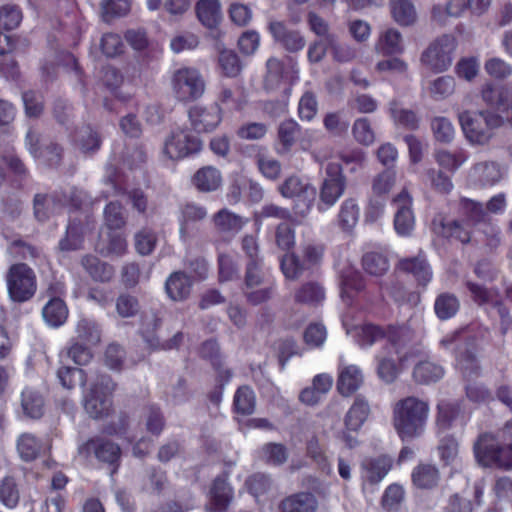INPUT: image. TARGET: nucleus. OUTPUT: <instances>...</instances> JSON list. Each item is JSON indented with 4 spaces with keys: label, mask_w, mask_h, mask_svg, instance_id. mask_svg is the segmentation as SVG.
I'll return each instance as SVG.
<instances>
[{
    "label": "nucleus",
    "mask_w": 512,
    "mask_h": 512,
    "mask_svg": "<svg viewBox=\"0 0 512 512\" xmlns=\"http://www.w3.org/2000/svg\"><path fill=\"white\" fill-rule=\"evenodd\" d=\"M428 415V402L415 396H407L396 402L392 411V423L399 438L405 442L421 437Z\"/></svg>",
    "instance_id": "f257e3e1"
},
{
    "label": "nucleus",
    "mask_w": 512,
    "mask_h": 512,
    "mask_svg": "<svg viewBox=\"0 0 512 512\" xmlns=\"http://www.w3.org/2000/svg\"><path fill=\"white\" fill-rule=\"evenodd\" d=\"M477 465L484 469L512 471V442L503 444L493 432L480 433L473 443Z\"/></svg>",
    "instance_id": "f03ea898"
},
{
    "label": "nucleus",
    "mask_w": 512,
    "mask_h": 512,
    "mask_svg": "<svg viewBox=\"0 0 512 512\" xmlns=\"http://www.w3.org/2000/svg\"><path fill=\"white\" fill-rule=\"evenodd\" d=\"M481 96L487 106L501 114L480 112L483 113L482 121L489 132L492 128L499 127L504 118L512 124V95L507 87L486 83L482 87Z\"/></svg>",
    "instance_id": "7ed1b4c3"
},
{
    "label": "nucleus",
    "mask_w": 512,
    "mask_h": 512,
    "mask_svg": "<svg viewBox=\"0 0 512 512\" xmlns=\"http://www.w3.org/2000/svg\"><path fill=\"white\" fill-rule=\"evenodd\" d=\"M115 383L107 374H97L84 394V409L93 419L108 416L112 409V393Z\"/></svg>",
    "instance_id": "20e7f679"
},
{
    "label": "nucleus",
    "mask_w": 512,
    "mask_h": 512,
    "mask_svg": "<svg viewBox=\"0 0 512 512\" xmlns=\"http://www.w3.org/2000/svg\"><path fill=\"white\" fill-rule=\"evenodd\" d=\"M409 329L404 325L386 326V382L394 381L405 368L408 353L405 349Z\"/></svg>",
    "instance_id": "39448f33"
},
{
    "label": "nucleus",
    "mask_w": 512,
    "mask_h": 512,
    "mask_svg": "<svg viewBox=\"0 0 512 512\" xmlns=\"http://www.w3.org/2000/svg\"><path fill=\"white\" fill-rule=\"evenodd\" d=\"M459 336L458 332L446 335L440 343L443 347L449 348L457 342L454 350L456 367L466 380L477 378L481 374V366L477 358L479 350L477 340L475 337H468L464 341H458Z\"/></svg>",
    "instance_id": "423d86ee"
},
{
    "label": "nucleus",
    "mask_w": 512,
    "mask_h": 512,
    "mask_svg": "<svg viewBox=\"0 0 512 512\" xmlns=\"http://www.w3.org/2000/svg\"><path fill=\"white\" fill-rule=\"evenodd\" d=\"M5 281L8 295L13 302H26L36 293L37 277L26 263L12 264L6 272Z\"/></svg>",
    "instance_id": "0eeeda50"
},
{
    "label": "nucleus",
    "mask_w": 512,
    "mask_h": 512,
    "mask_svg": "<svg viewBox=\"0 0 512 512\" xmlns=\"http://www.w3.org/2000/svg\"><path fill=\"white\" fill-rule=\"evenodd\" d=\"M174 97L183 103L201 98L206 90V82L201 72L194 67H181L174 71L171 78Z\"/></svg>",
    "instance_id": "6e6552de"
},
{
    "label": "nucleus",
    "mask_w": 512,
    "mask_h": 512,
    "mask_svg": "<svg viewBox=\"0 0 512 512\" xmlns=\"http://www.w3.org/2000/svg\"><path fill=\"white\" fill-rule=\"evenodd\" d=\"M78 454L83 458L94 455L100 462L113 466L112 473L116 472L121 458L119 445L110 439L96 436L88 439L78 447Z\"/></svg>",
    "instance_id": "1a4fd4ad"
},
{
    "label": "nucleus",
    "mask_w": 512,
    "mask_h": 512,
    "mask_svg": "<svg viewBox=\"0 0 512 512\" xmlns=\"http://www.w3.org/2000/svg\"><path fill=\"white\" fill-rule=\"evenodd\" d=\"M465 286L474 303L478 306L490 305L497 311L501 320V331L502 334L505 335L512 324V318L509 315V309L499 297L498 293L473 281H467Z\"/></svg>",
    "instance_id": "9d476101"
},
{
    "label": "nucleus",
    "mask_w": 512,
    "mask_h": 512,
    "mask_svg": "<svg viewBox=\"0 0 512 512\" xmlns=\"http://www.w3.org/2000/svg\"><path fill=\"white\" fill-rule=\"evenodd\" d=\"M280 194L285 198L296 199L301 204L294 206L295 213L305 216L311 209L316 196L315 188L307 181L302 180L296 175L289 176L278 188Z\"/></svg>",
    "instance_id": "9b49d317"
},
{
    "label": "nucleus",
    "mask_w": 512,
    "mask_h": 512,
    "mask_svg": "<svg viewBox=\"0 0 512 512\" xmlns=\"http://www.w3.org/2000/svg\"><path fill=\"white\" fill-rule=\"evenodd\" d=\"M201 147L202 142L197 135L186 128H177L165 140L163 152L168 158L178 160L199 152Z\"/></svg>",
    "instance_id": "f8f14e48"
},
{
    "label": "nucleus",
    "mask_w": 512,
    "mask_h": 512,
    "mask_svg": "<svg viewBox=\"0 0 512 512\" xmlns=\"http://www.w3.org/2000/svg\"><path fill=\"white\" fill-rule=\"evenodd\" d=\"M455 40L449 35L437 38L422 53L421 61L434 72L446 71L452 64Z\"/></svg>",
    "instance_id": "ddd939ff"
},
{
    "label": "nucleus",
    "mask_w": 512,
    "mask_h": 512,
    "mask_svg": "<svg viewBox=\"0 0 512 512\" xmlns=\"http://www.w3.org/2000/svg\"><path fill=\"white\" fill-rule=\"evenodd\" d=\"M326 177L320 188L319 209L323 210L332 207L343 195L345 190V177L342 174V167L338 163H328L326 168Z\"/></svg>",
    "instance_id": "4468645a"
},
{
    "label": "nucleus",
    "mask_w": 512,
    "mask_h": 512,
    "mask_svg": "<svg viewBox=\"0 0 512 512\" xmlns=\"http://www.w3.org/2000/svg\"><path fill=\"white\" fill-rule=\"evenodd\" d=\"M298 72L297 63L291 57L283 60L270 57L266 62L265 88L274 90L282 82L294 83L299 78Z\"/></svg>",
    "instance_id": "2eb2a0df"
},
{
    "label": "nucleus",
    "mask_w": 512,
    "mask_h": 512,
    "mask_svg": "<svg viewBox=\"0 0 512 512\" xmlns=\"http://www.w3.org/2000/svg\"><path fill=\"white\" fill-rule=\"evenodd\" d=\"M412 202L413 199L406 188H403L391 201V205L396 209L394 229L399 236H410L414 229L415 218Z\"/></svg>",
    "instance_id": "dca6fc26"
},
{
    "label": "nucleus",
    "mask_w": 512,
    "mask_h": 512,
    "mask_svg": "<svg viewBox=\"0 0 512 512\" xmlns=\"http://www.w3.org/2000/svg\"><path fill=\"white\" fill-rule=\"evenodd\" d=\"M432 230L442 238L467 244L471 240L473 227L462 219L449 220L438 215L432 220Z\"/></svg>",
    "instance_id": "f3484780"
},
{
    "label": "nucleus",
    "mask_w": 512,
    "mask_h": 512,
    "mask_svg": "<svg viewBox=\"0 0 512 512\" xmlns=\"http://www.w3.org/2000/svg\"><path fill=\"white\" fill-rule=\"evenodd\" d=\"M189 122L197 133L214 131L222 121V108L217 105H194L188 110Z\"/></svg>",
    "instance_id": "a211bd4d"
},
{
    "label": "nucleus",
    "mask_w": 512,
    "mask_h": 512,
    "mask_svg": "<svg viewBox=\"0 0 512 512\" xmlns=\"http://www.w3.org/2000/svg\"><path fill=\"white\" fill-rule=\"evenodd\" d=\"M268 29L275 43L290 53L299 52L306 45L301 32L284 21L271 20Z\"/></svg>",
    "instance_id": "6ab92c4d"
},
{
    "label": "nucleus",
    "mask_w": 512,
    "mask_h": 512,
    "mask_svg": "<svg viewBox=\"0 0 512 512\" xmlns=\"http://www.w3.org/2000/svg\"><path fill=\"white\" fill-rule=\"evenodd\" d=\"M395 270L407 275H411L418 286L426 287L433 278V271L427 257L423 251L416 256L404 257L399 259Z\"/></svg>",
    "instance_id": "aec40b11"
},
{
    "label": "nucleus",
    "mask_w": 512,
    "mask_h": 512,
    "mask_svg": "<svg viewBox=\"0 0 512 512\" xmlns=\"http://www.w3.org/2000/svg\"><path fill=\"white\" fill-rule=\"evenodd\" d=\"M483 113L464 111L459 115V122L466 138L476 144H485L491 138V132L484 125Z\"/></svg>",
    "instance_id": "412c9836"
},
{
    "label": "nucleus",
    "mask_w": 512,
    "mask_h": 512,
    "mask_svg": "<svg viewBox=\"0 0 512 512\" xmlns=\"http://www.w3.org/2000/svg\"><path fill=\"white\" fill-rule=\"evenodd\" d=\"M364 381L362 370L353 364H344L340 361L338 366L337 390L349 397L362 386Z\"/></svg>",
    "instance_id": "4be33fe9"
},
{
    "label": "nucleus",
    "mask_w": 512,
    "mask_h": 512,
    "mask_svg": "<svg viewBox=\"0 0 512 512\" xmlns=\"http://www.w3.org/2000/svg\"><path fill=\"white\" fill-rule=\"evenodd\" d=\"M208 215L206 207L189 202L181 206L179 217V233L183 242L189 238V230L191 225L204 220Z\"/></svg>",
    "instance_id": "5701e85b"
},
{
    "label": "nucleus",
    "mask_w": 512,
    "mask_h": 512,
    "mask_svg": "<svg viewBox=\"0 0 512 512\" xmlns=\"http://www.w3.org/2000/svg\"><path fill=\"white\" fill-rule=\"evenodd\" d=\"M279 509L281 512H316L318 500L311 492H298L284 498Z\"/></svg>",
    "instance_id": "b1692460"
},
{
    "label": "nucleus",
    "mask_w": 512,
    "mask_h": 512,
    "mask_svg": "<svg viewBox=\"0 0 512 512\" xmlns=\"http://www.w3.org/2000/svg\"><path fill=\"white\" fill-rule=\"evenodd\" d=\"M212 221L218 232L232 236L239 233L248 222L247 219L227 208H222L216 212Z\"/></svg>",
    "instance_id": "393cba45"
},
{
    "label": "nucleus",
    "mask_w": 512,
    "mask_h": 512,
    "mask_svg": "<svg viewBox=\"0 0 512 512\" xmlns=\"http://www.w3.org/2000/svg\"><path fill=\"white\" fill-rule=\"evenodd\" d=\"M191 278L181 271L173 272L165 282V291L173 301H183L190 295Z\"/></svg>",
    "instance_id": "a878e982"
},
{
    "label": "nucleus",
    "mask_w": 512,
    "mask_h": 512,
    "mask_svg": "<svg viewBox=\"0 0 512 512\" xmlns=\"http://www.w3.org/2000/svg\"><path fill=\"white\" fill-rule=\"evenodd\" d=\"M8 251L14 258L30 261L34 265L41 266L46 263V256L42 249L21 239L12 241Z\"/></svg>",
    "instance_id": "bb28decb"
},
{
    "label": "nucleus",
    "mask_w": 512,
    "mask_h": 512,
    "mask_svg": "<svg viewBox=\"0 0 512 512\" xmlns=\"http://www.w3.org/2000/svg\"><path fill=\"white\" fill-rule=\"evenodd\" d=\"M369 414L370 406L368 401L363 396L358 395L345 415L344 423L346 429L354 432L358 431L368 419Z\"/></svg>",
    "instance_id": "cd10ccee"
},
{
    "label": "nucleus",
    "mask_w": 512,
    "mask_h": 512,
    "mask_svg": "<svg viewBox=\"0 0 512 512\" xmlns=\"http://www.w3.org/2000/svg\"><path fill=\"white\" fill-rule=\"evenodd\" d=\"M460 417H462V410L459 402H439L436 415L437 430L439 432L450 430Z\"/></svg>",
    "instance_id": "c85d7f7f"
},
{
    "label": "nucleus",
    "mask_w": 512,
    "mask_h": 512,
    "mask_svg": "<svg viewBox=\"0 0 512 512\" xmlns=\"http://www.w3.org/2000/svg\"><path fill=\"white\" fill-rule=\"evenodd\" d=\"M384 211V186L378 178L373 185V191L369 194L368 203L365 209V223H376Z\"/></svg>",
    "instance_id": "c756f323"
},
{
    "label": "nucleus",
    "mask_w": 512,
    "mask_h": 512,
    "mask_svg": "<svg viewBox=\"0 0 512 512\" xmlns=\"http://www.w3.org/2000/svg\"><path fill=\"white\" fill-rule=\"evenodd\" d=\"M192 182L201 192H214L222 186V175L217 168L205 166L194 174Z\"/></svg>",
    "instance_id": "7c9ffc66"
},
{
    "label": "nucleus",
    "mask_w": 512,
    "mask_h": 512,
    "mask_svg": "<svg viewBox=\"0 0 512 512\" xmlns=\"http://www.w3.org/2000/svg\"><path fill=\"white\" fill-rule=\"evenodd\" d=\"M72 141L85 154L97 151L101 145L98 131L90 125L77 128L72 136Z\"/></svg>",
    "instance_id": "2f4dec72"
},
{
    "label": "nucleus",
    "mask_w": 512,
    "mask_h": 512,
    "mask_svg": "<svg viewBox=\"0 0 512 512\" xmlns=\"http://www.w3.org/2000/svg\"><path fill=\"white\" fill-rule=\"evenodd\" d=\"M81 265L94 281L109 282L114 276V268L94 255L83 256Z\"/></svg>",
    "instance_id": "473e14b6"
},
{
    "label": "nucleus",
    "mask_w": 512,
    "mask_h": 512,
    "mask_svg": "<svg viewBox=\"0 0 512 512\" xmlns=\"http://www.w3.org/2000/svg\"><path fill=\"white\" fill-rule=\"evenodd\" d=\"M232 499V490L223 477H217L210 490V509L215 512H223Z\"/></svg>",
    "instance_id": "72a5a7b5"
},
{
    "label": "nucleus",
    "mask_w": 512,
    "mask_h": 512,
    "mask_svg": "<svg viewBox=\"0 0 512 512\" xmlns=\"http://www.w3.org/2000/svg\"><path fill=\"white\" fill-rule=\"evenodd\" d=\"M440 479L439 470L432 464H418L411 473V480L419 489H432Z\"/></svg>",
    "instance_id": "f704fd0d"
},
{
    "label": "nucleus",
    "mask_w": 512,
    "mask_h": 512,
    "mask_svg": "<svg viewBox=\"0 0 512 512\" xmlns=\"http://www.w3.org/2000/svg\"><path fill=\"white\" fill-rule=\"evenodd\" d=\"M362 468L363 488L366 491L373 492L383 478L384 460L382 457L365 459L362 463Z\"/></svg>",
    "instance_id": "c9c22d12"
},
{
    "label": "nucleus",
    "mask_w": 512,
    "mask_h": 512,
    "mask_svg": "<svg viewBox=\"0 0 512 512\" xmlns=\"http://www.w3.org/2000/svg\"><path fill=\"white\" fill-rule=\"evenodd\" d=\"M76 340L87 346H96L102 337L101 326L93 319L81 318L75 327Z\"/></svg>",
    "instance_id": "e433bc0d"
},
{
    "label": "nucleus",
    "mask_w": 512,
    "mask_h": 512,
    "mask_svg": "<svg viewBox=\"0 0 512 512\" xmlns=\"http://www.w3.org/2000/svg\"><path fill=\"white\" fill-rule=\"evenodd\" d=\"M460 310L458 297L451 292H442L435 298L434 313L441 321L452 319Z\"/></svg>",
    "instance_id": "4c0bfd02"
},
{
    "label": "nucleus",
    "mask_w": 512,
    "mask_h": 512,
    "mask_svg": "<svg viewBox=\"0 0 512 512\" xmlns=\"http://www.w3.org/2000/svg\"><path fill=\"white\" fill-rule=\"evenodd\" d=\"M458 215L472 227L484 221L486 216L482 203L467 197H460L458 202Z\"/></svg>",
    "instance_id": "58836bf2"
},
{
    "label": "nucleus",
    "mask_w": 512,
    "mask_h": 512,
    "mask_svg": "<svg viewBox=\"0 0 512 512\" xmlns=\"http://www.w3.org/2000/svg\"><path fill=\"white\" fill-rule=\"evenodd\" d=\"M45 322L51 327H60L68 317V308L60 298L50 299L42 309Z\"/></svg>",
    "instance_id": "ea45409f"
},
{
    "label": "nucleus",
    "mask_w": 512,
    "mask_h": 512,
    "mask_svg": "<svg viewBox=\"0 0 512 512\" xmlns=\"http://www.w3.org/2000/svg\"><path fill=\"white\" fill-rule=\"evenodd\" d=\"M199 21L208 28H214L221 18L220 4L217 0H199L196 4Z\"/></svg>",
    "instance_id": "a19ab883"
},
{
    "label": "nucleus",
    "mask_w": 512,
    "mask_h": 512,
    "mask_svg": "<svg viewBox=\"0 0 512 512\" xmlns=\"http://www.w3.org/2000/svg\"><path fill=\"white\" fill-rule=\"evenodd\" d=\"M84 229L79 221L69 222L65 236L59 241L58 248L62 252L78 250L82 247Z\"/></svg>",
    "instance_id": "79ce46f5"
},
{
    "label": "nucleus",
    "mask_w": 512,
    "mask_h": 512,
    "mask_svg": "<svg viewBox=\"0 0 512 512\" xmlns=\"http://www.w3.org/2000/svg\"><path fill=\"white\" fill-rule=\"evenodd\" d=\"M294 299L297 303L315 306L324 301L325 291L319 283L307 282L296 290Z\"/></svg>",
    "instance_id": "37998d69"
},
{
    "label": "nucleus",
    "mask_w": 512,
    "mask_h": 512,
    "mask_svg": "<svg viewBox=\"0 0 512 512\" xmlns=\"http://www.w3.org/2000/svg\"><path fill=\"white\" fill-rule=\"evenodd\" d=\"M390 11L395 22L401 26H410L417 18L415 7L410 0H392Z\"/></svg>",
    "instance_id": "c03bdc74"
},
{
    "label": "nucleus",
    "mask_w": 512,
    "mask_h": 512,
    "mask_svg": "<svg viewBox=\"0 0 512 512\" xmlns=\"http://www.w3.org/2000/svg\"><path fill=\"white\" fill-rule=\"evenodd\" d=\"M359 220V207L352 198L344 200L338 213V225L344 232H351Z\"/></svg>",
    "instance_id": "a18cd8bd"
},
{
    "label": "nucleus",
    "mask_w": 512,
    "mask_h": 512,
    "mask_svg": "<svg viewBox=\"0 0 512 512\" xmlns=\"http://www.w3.org/2000/svg\"><path fill=\"white\" fill-rule=\"evenodd\" d=\"M443 375V367L430 361H421L413 369V378L420 384L436 382L440 380Z\"/></svg>",
    "instance_id": "49530a36"
},
{
    "label": "nucleus",
    "mask_w": 512,
    "mask_h": 512,
    "mask_svg": "<svg viewBox=\"0 0 512 512\" xmlns=\"http://www.w3.org/2000/svg\"><path fill=\"white\" fill-rule=\"evenodd\" d=\"M21 406L26 416L37 419L43 414L44 401L37 391L25 388L21 394Z\"/></svg>",
    "instance_id": "de8ad7c7"
},
{
    "label": "nucleus",
    "mask_w": 512,
    "mask_h": 512,
    "mask_svg": "<svg viewBox=\"0 0 512 512\" xmlns=\"http://www.w3.org/2000/svg\"><path fill=\"white\" fill-rule=\"evenodd\" d=\"M491 0H450L446 5V13L450 16H459L469 8L472 13L482 14L490 6Z\"/></svg>",
    "instance_id": "09e8293b"
},
{
    "label": "nucleus",
    "mask_w": 512,
    "mask_h": 512,
    "mask_svg": "<svg viewBox=\"0 0 512 512\" xmlns=\"http://www.w3.org/2000/svg\"><path fill=\"white\" fill-rule=\"evenodd\" d=\"M280 268L286 279H299L309 267L294 253L285 254L280 260Z\"/></svg>",
    "instance_id": "8fccbe9b"
},
{
    "label": "nucleus",
    "mask_w": 512,
    "mask_h": 512,
    "mask_svg": "<svg viewBox=\"0 0 512 512\" xmlns=\"http://www.w3.org/2000/svg\"><path fill=\"white\" fill-rule=\"evenodd\" d=\"M289 457L288 449L281 443H266L261 448V458L269 465L281 466Z\"/></svg>",
    "instance_id": "3c124183"
},
{
    "label": "nucleus",
    "mask_w": 512,
    "mask_h": 512,
    "mask_svg": "<svg viewBox=\"0 0 512 512\" xmlns=\"http://www.w3.org/2000/svg\"><path fill=\"white\" fill-rule=\"evenodd\" d=\"M57 378L60 384L66 389H73L77 384L84 386L86 383V375L83 369L61 366L57 370Z\"/></svg>",
    "instance_id": "603ef678"
},
{
    "label": "nucleus",
    "mask_w": 512,
    "mask_h": 512,
    "mask_svg": "<svg viewBox=\"0 0 512 512\" xmlns=\"http://www.w3.org/2000/svg\"><path fill=\"white\" fill-rule=\"evenodd\" d=\"M115 309L120 318H133L140 309L138 298L130 293H121L115 300Z\"/></svg>",
    "instance_id": "864d4df0"
},
{
    "label": "nucleus",
    "mask_w": 512,
    "mask_h": 512,
    "mask_svg": "<svg viewBox=\"0 0 512 512\" xmlns=\"http://www.w3.org/2000/svg\"><path fill=\"white\" fill-rule=\"evenodd\" d=\"M235 411L242 415H250L255 410V394L248 386L238 388L234 395Z\"/></svg>",
    "instance_id": "5fc2aeb1"
},
{
    "label": "nucleus",
    "mask_w": 512,
    "mask_h": 512,
    "mask_svg": "<svg viewBox=\"0 0 512 512\" xmlns=\"http://www.w3.org/2000/svg\"><path fill=\"white\" fill-rule=\"evenodd\" d=\"M40 441L30 433L22 434L17 442L20 457L25 461L34 460L41 451Z\"/></svg>",
    "instance_id": "6e6d98bb"
},
{
    "label": "nucleus",
    "mask_w": 512,
    "mask_h": 512,
    "mask_svg": "<svg viewBox=\"0 0 512 512\" xmlns=\"http://www.w3.org/2000/svg\"><path fill=\"white\" fill-rule=\"evenodd\" d=\"M383 337L384 331L382 328L372 323H365L356 328V341L361 347H370Z\"/></svg>",
    "instance_id": "4d7b16f0"
},
{
    "label": "nucleus",
    "mask_w": 512,
    "mask_h": 512,
    "mask_svg": "<svg viewBox=\"0 0 512 512\" xmlns=\"http://www.w3.org/2000/svg\"><path fill=\"white\" fill-rule=\"evenodd\" d=\"M300 125L293 119L283 121L278 128V138L284 149L289 151L300 132Z\"/></svg>",
    "instance_id": "13d9d810"
},
{
    "label": "nucleus",
    "mask_w": 512,
    "mask_h": 512,
    "mask_svg": "<svg viewBox=\"0 0 512 512\" xmlns=\"http://www.w3.org/2000/svg\"><path fill=\"white\" fill-rule=\"evenodd\" d=\"M23 18L22 11L15 4H6L0 7V28L13 30L17 28Z\"/></svg>",
    "instance_id": "bf43d9fd"
},
{
    "label": "nucleus",
    "mask_w": 512,
    "mask_h": 512,
    "mask_svg": "<svg viewBox=\"0 0 512 512\" xmlns=\"http://www.w3.org/2000/svg\"><path fill=\"white\" fill-rule=\"evenodd\" d=\"M218 64L226 77H236L242 70L237 54L232 50H223L218 57Z\"/></svg>",
    "instance_id": "052dcab7"
},
{
    "label": "nucleus",
    "mask_w": 512,
    "mask_h": 512,
    "mask_svg": "<svg viewBox=\"0 0 512 512\" xmlns=\"http://www.w3.org/2000/svg\"><path fill=\"white\" fill-rule=\"evenodd\" d=\"M20 499L18 486L13 477H5L0 482V501L8 508H14Z\"/></svg>",
    "instance_id": "680f3d73"
},
{
    "label": "nucleus",
    "mask_w": 512,
    "mask_h": 512,
    "mask_svg": "<svg viewBox=\"0 0 512 512\" xmlns=\"http://www.w3.org/2000/svg\"><path fill=\"white\" fill-rule=\"evenodd\" d=\"M256 163L261 174L270 180L279 178L282 170L281 163L265 153L256 156Z\"/></svg>",
    "instance_id": "e2e57ef3"
},
{
    "label": "nucleus",
    "mask_w": 512,
    "mask_h": 512,
    "mask_svg": "<svg viewBox=\"0 0 512 512\" xmlns=\"http://www.w3.org/2000/svg\"><path fill=\"white\" fill-rule=\"evenodd\" d=\"M318 112V101L312 91H306L298 102V115L302 121H312Z\"/></svg>",
    "instance_id": "0e129e2a"
},
{
    "label": "nucleus",
    "mask_w": 512,
    "mask_h": 512,
    "mask_svg": "<svg viewBox=\"0 0 512 512\" xmlns=\"http://www.w3.org/2000/svg\"><path fill=\"white\" fill-rule=\"evenodd\" d=\"M59 206L53 197L37 194L34 197V215L39 221L47 220L50 215L56 212Z\"/></svg>",
    "instance_id": "69168bd1"
},
{
    "label": "nucleus",
    "mask_w": 512,
    "mask_h": 512,
    "mask_svg": "<svg viewBox=\"0 0 512 512\" xmlns=\"http://www.w3.org/2000/svg\"><path fill=\"white\" fill-rule=\"evenodd\" d=\"M135 249L143 256L151 254L157 243L155 232L148 228H143L135 234Z\"/></svg>",
    "instance_id": "338daca9"
},
{
    "label": "nucleus",
    "mask_w": 512,
    "mask_h": 512,
    "mask_svg": "<svg viewBox=\"0 0 512 512\" xmlns=\"http://www.w3.org/2000/svg\"><path fill=\"white\" fill-rule=\"evenodd\" d=\"M104 221L105 225L111 229H120L125 225V217L123 214V208L118 202H110L104 209Z\"/></svg>",
    "instance_id": "774afa93"
}]
</instances>
